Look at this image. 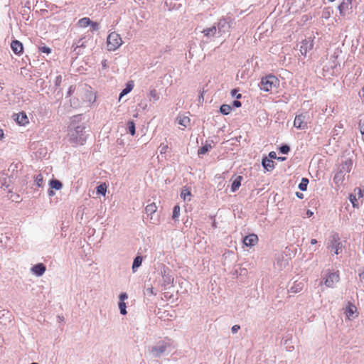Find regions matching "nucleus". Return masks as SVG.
I'll return each instance as SVG.
<instances>
[{
	"label": "nucleus",
	"instance_id": "nucleus-1",
	"mask_svg": "<svg viewBox=\"0 0 364 364\" xmlns=\"http://www.w3.org/2000/svg\"><path fill=\"white\" fill-rule=\"evenodd\" d=\"M81 121V115L73 116L68 129L69 141L75 145H82L87 139L85 132V127Z\"/></svg>",
	"mask_w": 364,
	"mask_h": 364
},
{
	"label": "nucleus",
	"instance_id": "nucleus-2",
	"mask_svg": "<svg viewBox=\"0 0 364 364\" xmlns=\"http://www.w3.org/2000/svg\"><path fill=\"white\" fill-rule=\"evenodd\" d=\"M279 84L278 79L274 75H268L262 78L259 88L264 92L271 91L273 88L276 87Z\"/></svg>",
	"mask_w": 364,
	"mask_h": 364
},
{
	"label": "nucleus",
	"instance_id": "nucleus-3",
	"mask_svg": "<svg viewBox=\"0 0 364 364\" xmlns=\"http://www.w3.org/2000/svg\"><path fill=\"white\" fill-rule=\"evenodd\" d=\"M196 33H200L203 34V37L205 38V40L202 39L203 42H208L210 41L213 38L218 36V33L217 31L216 25L214 24L210 27L202 28L201 27H197L196 28Z\"/></svg>",
	"mask_w": 364,
	"mask_h": 364
},
{
	"label": "nucleus",
	"instance_id": "nucleus-4",
	"mask_svg": "<svg viewBox=\"0 0 364 364\" xmlns=\"http://www.w3.org/2000/svg\"><path fill=\"white\" fill-rule=\"evenodd\" d=\"M122 43L120 36L116 32H112L109 34L107 39V46L108 50H116Z\"/></svg>",
	"mask_w": 364,
	"mask_h": 364
},
{
	"label": "nucleus",
	"instance_id": "nucleus-5",
	"mask_svg": "<svg viewBox=\"0 0 364 364\" xmlns=\"http://www.w3.org/2000/svg\"><path fill=\"white\" fill-rule=\"evenodd\" d=\"M340 237L338 234H333L328 243L327 248L333 251L336 255L342 252V244L340 241Z\"/></svg>",
	"mask_w": 364,
	"mask_h": 364
},
{
	"label": "nucleus",
	"instance_id": "nucleus-6",
	"mask_svg": "<svg viewBox=\"0 0 364 364\" xmlns=\"http://www.w3.org/2000/svg\"><path fill=\"white\" fill-rule=\"evenodd\" d=\"M169 345L164 341H160L156 345L151 347L150 353L154 358H160L167 350Z\"/></svg>",
	"mask_w": 364,
	"mask_h": 364
},
{
	"label": "nucleus",
	"instance_id": "nucleus-7",
	"mask_svg": "<svg viewBox=\"0 0 364 364\" xmlns=\"http://www.w3.org/2000/svg\"><path fill=\"white\" fill-rule=\"evenodd\" d=\"M339 280L340 277L338 272H329L326 277H323V281L321 282V284L323 283L328 288H334Z\"/></svg>",
	"mask_w": 364,
	"mask_h": 364
},
{
	"label": "nucleus",
	"instance_id": "nucleus-8",
	"mask_svg": "<svg viewBox=\"0 0 364 364\" xmlns=\"http://www.w3.org/2000/svg\"><path fill=\"white\" fill-rule=\"evenodd\" d=\"M232 26L231 21L228 18H222L219 20L216 25L218 36H221L224 33L229 32Z\"/></svg>",
	"mask_w": 364,
	"mask_h": 364
},
{
	"label": "nucleus",
	"instance_id": "nucleus-9",
	"mask_svg": "<svg viewBox=\"0 0 364 364\" xmlns=\"http://www.w3.org/2000/svg\"><path fill=\"white\" fill-rule=\"evenodd\" d=\"M309 114L308 113H302L296 116L294 122V126L297 129H305L307 128L308 120H309Z\"/></svg>",
	"mask_w": 364,
	"mask_h": 364
},
{
	"label": "nucleus",
	"instance_id": "nucleus-10",
	"mask_svg": "<svg viewBox=\"0 0 364 364\" xmlns=\"http://www.w3.org/2000/svg\"><path fill=\"white\" fill-rule=\"evenodd\" d=\"M161 274L163 279V285L165 288L171 286L173 282V277L169 274L168 269L165 266L162 267Z\"/></svg>",
	"mask_w": 364,
	"mask_h": 364
},
{
	"label": "nucleus",
	"instance_id": "nucleus-11",
	"mask_svg": "<svg viewBox=\"0 0 364 364\" xmlns=\"http://www.w3.org/2000/svg\"><path fill=\"white\" fill-rule=\"evenodd\" d=\"M314 46L313 41L311 39H305L301 42L300 53L304 57L306 56L307 53L310 51Z\"/></svg>",
	"mask_w": 364,
	"mask_h": 364
},
{
	"label": "nucleus",
	"instance_id": "nucleus-12",
	"mask_svg": "<svg viewBox=\"0 0 364 364\" xmlns=\"http://www.w3.org/2000/svg\"><path fill=\"white\" fill-rule=\"evenodd\" d=\"M46 270V267L43 263H38L31 268V272L37 277L42 276Z\"/></svg>",
	"mask_w": 364,
	"mask_h": 364
},
{
	"label": "nucleus",
	"instance_id": "nucleus-13",
	"mask_svg": "<svg viewBox=\"0 0 364 364\" xmlns=\"http://www.w3.org/2000/svg\"><path fill=\"white\" fill-rule=\"evenodd\" d=\"M345 314L346 317L350 320L358 316L356 306L354 304L349 303L348 306L346 308Z\"/></svg>",
	"mask_w": 364,
	"mask_h": 364
},
{
	"label": "nucleus",
	"instance_id": "nucleus-14",
	"mask_svg": "<svg viewBox=\"0 0 364 364\" xmlns=\"http://www.w3.org/2000/svg\"><path fill=\"white\" fill-rule=\"evenodd\" d=\"M258 241L257 235L255 234H250L245 237L243 242L247 247H252L256 245Z\"/></svg>",
	"mask_w": 364,
	"mask_h": 364
},
{
	"label": "nucleus",
	"instance_id": "nucleus-15",
	"mask_svg": "<svg viewBox=\"0 0 364 364\" xmlns=\"http://www.w3.org/2000/svg\"><path fill=\"white\" fill-rule=\"evenodd\" d=\"M353 162L350 159L346 160L344 162L340 164L338 171L346 174L351 170Z\"/></svg>",
	"mask_w": 364,
	"mask_h": 364
},
{
	"label": "nucleus",
	"instance_id": "nucleus-16",
	"mask_svg": "<svg viewBox=\"0 0 364 364\" xmlns=\"http://www.w3.org/2000/svg\"><path fill=\"white\" fill-rule=\"evenodd\" d=\"M14 119L20 125H25L28 123L27 115L24 112H20L14 115Z\"/></svg>",
	"mask_w": 364,
	"mask_h": 364
},
{
	"label": "nucleus",
	"instance_id": "nucleus-17",
	"mask_svg": "<svg viewBox=\"0 0 364 364\" xmlns=\"http://www.w3.org/2000/svg\"><path fill=\"white\" fill-rule=\"evenodd\" d=\"M11 48L14 53L20 54L23 52V45L22 43L17 41H13L11 43Z\"/></svg>",
	"mask_w": 364,
	"mask_h": 364
},
{
	"label": "nucleus",
	"instance_id": "nucleus-18",
	"mask_svg": "<svg viewBox=\"0 0 364 364\" xmlns=\"http://www.w3.org/2000/svg\"><path fill=\"white\" fill-rule=\"evenodd\" d=\"M95 100L96 97L94 92L91 90H86L84 93L83 100L88 102L89 104H92L95 102Z\"/></svg>",
	"mask_w": 364,
	"mask_h": 364
},
{
	"label": "nucleus",
	"instance_id": "nucleus-19",
	"mask_svg": "<svg viewBox=\"0 0 364 364\" xmlns=\"http://www.w3.org/2000/svg\"><path fill=\"white\" fill-rule=\"evenodd\" d=\"M351 0H343V2L338 6L340 14L344 16L346 10L350 8Z\"/></svg>",
	"mask_w": 364,
	"mask_h": 364
},
{
	"label": "nucleus",
	"instance_id": "nucleus-20",
	"mask_svg": "<svg viewBox=\"0 0 364 364\" xmlns=\"http://www.w3.org/2000/svg\"><path fill=\"white\" fill-rule=\"evenodd\" d=\"M262 164L264 168L267 171H271L274 168V161L266 157L262 159Z\"/></svg>",
	"mask_w": 364,
	"mask_h": 364
},
{
	"label": "nucleus",
	"instance_id": "nucleus-21",
	"mask_svg": "<svg viewBox=\"0 0 364 364\" xmlns=\"http://www.w3.org/2000/svg\"><path fill=\"white\" fill-rule=\"evenodd\" d=\"M346 174L337 171V172L335 173V176L333 177V182L337 186H339L342 184V183L344 181Z\"/></svg>",
	"mask_w": 364,
	"mask_h": 364
},
{
	"label": "nucleus",
	"instance_id": "nucleus-22",
	"mask_svg": "<svg viewBox=\"0 0 364 364\" xmlns=\"http://www.w3.org/2000/svg\"><path fill=\"white\" fill-rule=\"evenodd\" d=\"M11 180L4 173H1L0 176V185L1 188H9L10 186Z\"/></svg>",
	"mask_w": 364,
	"mask_h": 364
},
{
	"label": "nucleus",
	"instance_id": "nucleus-23",
	"mask_svg": "<svg viewBox=\"0 0 364 364\" xmlns=\"http://www.w3.org/2000/svg\"><path fill=\"white\" fill-rule=\"evenodd\" d=\"M143 261V258L141 256L138 255L136 256L133 262L132 269V272L134 273L137 271L138 268L141 265Z\"/></svg>",
	"mask_w": 364,
	"mask_h": 364
},
{
	"label": "nucleus",
	"instance_id": "nucleus-24",
	"mask_svg": "<svg viewBox=\"0 0 364 364\" xmlns=\"http://www.w3.org/2000/svg\"><path fill=\"white\" fill-rule=\"evenodd\" d=\"M134 87V85L132 82H129L127 83L126 87L122 90V91L119 94V100L122 99L124 95H127L129 92H130Z\"/></svg>",
	"mask_w": 364,
	"mask_h": 364
},
{
	"label": "nucleus",
	"instance_id": "nucleus-25",
	"mask_svg": "<svg viewBox=\"0 0 364 364\" xmlns=\"http://www.w3.org/2000/svg\"><path fill=\"white\" fill-rule=\"evenodd\" d=\"M49 186H50V188H51V189L56 190V191L60 190L63 188L62 183L57 179L50 180L49 181Z\"/></svg>",
	"mask_w": 364,
	"mask_h": 364
},
{
	"label": "nucleus",
	"instance_id": "nucleus-26",
	"mask_svg": "<svg viewBox=\"0 0 364 364\" xmlns=\"http://www.w3.org/2000/svg\"><path fill=\"white\" fill-rule=\"evenodd\" d=\"M242 180V177L239 176L233 181L231 185V191L232 193L235 192L240 188Z\"/></svg>",
	"mask_w": 364,
	"mask_h": 364
},
{
	"label": "nucleus",
	"instance_id": "nucleus-27",
	"mask_svg": "<svg viewBox=\"0 0 364 364\" xmlns=\"http://www.w3.org/2000/svg\"><path fill=\"white\" fill-rule=\"evenodd\" d=\"M177 120L178 124L183 127H187L190 124V119L187 116H178Z\"/></svg>",
	"mask_w": 364,
	"mask_h": 364
},
{
	"label": "nucleus",
	"instance_id": "nucleus-28",
	"mask_svg": "<svg viewBox=\"0 0 364 364\" xmlns=\"http://www.w3.org/2000/svg\"><path fill=\"white\" fill-rule=\"evenodd\" d=\"M191 197V191L188 188H183L181 192V198H183L184 201H190Z\"/></svg>",
	"mask_w": 364,
	"mask_h": 364
},
{
	"label": "nucleus",
	"instance_id": "nucleus-29",
	"mask_svg": "<svg viewBox=\"0 0 364 364\" xmlns=\"http://www.w3.org/2000/svg\"><path fill=\"white\" fill-rule=\"evenodd\" d=\"M77 23L80 27L86 28L92 23V21L87 17H84L80 18Z\"/></svg>",
	"mask_w": 364,
	"mask_h": 364
},
{
	"label": "nucleus",
	"instance_id": "nucleus-30",
	"mask_svg": "<svg viewBox=\"0 0 364 364\" xmlns=\"http://www.w3.org/2000/svg\"><path fill=\"white\" fill-rule=\"evenodd\" d=\"M145 210H146V213L148 215H151L156 211L157 207L155 203H151V204L147 205Z\"/></svg>",
	"mask_w": 364,
	"mask_h": 364
},
{
	"label": "nucleus",
	"instance_id": "nucleus-31",
	"mask_svg": "<svg viewBox=\"0 0 364 364\" xmlns=\"http://www.w3.org/2000/svg\"><path fill=\"white\" fill-rule=\"evenodd\" d=\"M303 284L301 282L298 284H294L290 289V292L292 293H297L302 290L303 289Z\"/></svg>",
	"mask_w": 364,
	"mask_h": 364
},
{
	"label": "nucleus",
	"instance_id": "nucleus-32",
	"mask_svg": "<svg viewBox=\"0 0 364 364\" xmlns=\"http://www.w3.org/2000/svg\"><path fill=\"white\" fill-rule=\"evenodd\" d=\"M231 110L232 107H230V105L225 104L221 105L220 108V112L224 115L228 114Z\"/></svg>",
	"mask_w": 364,
	"mask_h": 364
},
{
	"label": "nucleus",
	"instance_id": "nucleus-33",
	"mask_svg": "<svg viewBox=\"0 0 364 364\" xmlns=\"http://www.w3.org/2000/svg\"><path fill=\"white\" fill-rule=\"evenodd\" d=\"M308 183H309V180L306 178H302L300 183L299 184V188L301 191H306Z\"/></svg>",
	"mask_w": 364,
	"mask_h": 364
},
{
	"label": "nucleus",
	"instance_id": "nucleus-34",
	"mask_svg": "<svg viewBox=\"0 0 364 364\" xmlns=\"http://www.w3.org/2000/svg\"><path fill=\"white\" fill-rule=\"evenodd\" d=\"M212 148L210 144H205L200 147L198 151V155H203L206 154Z\"/></svg>",
	"mask_w": 364,
	"mask_h": 364
},
{
	"label": "nucleus",
	"instance_id": "nucleus-35",
	"mask_svg": "<svg viewBox=\"0 0 364 364\" xmlns=\"http://www.w3.org/2000/svg\"><path fill=\"white\" fill-rule=\"evenodd\" d=\"M149 97L150 100H153L154 101H157L159 100V95L155 89H152L149 91Z\"/></svg>",
	"mask_w": 364,
	"mask_h": 364
},
{
	"label": "nucleus",
	"instance_id": "nucleus-36",
	"mask_svg": "<svg viewBox=\"0 0 364 364\" xmlns=\"http://www.w3.org/2000/svg\"><path fill=\"white\" fill-rule=\"evenodd\" d=\"M127 129L129 134L132 136L135 134V124L133 121H129L127 124Z\"/></svg>",
	"mask_w": 364,
	"mask_h": 364
},
{
	"label": "nucleus",
	"instance_id": "nucleus-37",
	"mask_svg": "<svg viewBox=\"0 0 364 364\" xmlns=\"http://www.w3.org/2000/svg\"><path fill=\"white\" fill-rule=\"evenodd\" d=\"M180 207L179 205H175L174 208H173V215H172V218L174 220H177L179 215H180Z\"/></svg>",
	"mask_w": 364,
	"mask_h": 364
},
{
	"label": "nucleus",
	"instance_id": "nucleus-38",
	"mask_svg": "<svg viewBox=\"0 0 364 364\" xmlns=\"http://www.w3.org/2000/svg\"><path fill=\"white\" fill-rule=\"evenodd\" d=\"M35 183L37 186L42 187L43 184V178L42 174L39 173L35 177Z\"/></svg>",
	"mask_w": 364,
	"mask_h": 364
},
{
	"label": "nucleus",
	"instance_id": "nucleus-39",
	"mask_svg": "<svg viewBox=\"0 0 364 364\" xmlns=\"http://www.w3.org/2000/svg\"><path fill=\"white\" fill-rule=\"evenodd\" d=\"M358 127H359L360 134L364 137V114L360 117V119L359 123H358Z\"/></svg>",
	"mask_w": 364,
	"mask_h": 364
},
{
	"label": "nucleus",
	"instance_id": "nucleus-40",
	"mask_svg": "<svg viewBox=\"0 0 364 364\" xmlns=\"http://www.w3.org/2000/svg\"><path fill=\"white\" fill-rule=\"evenodd\" d=\"M118 306H119V311H120V314L122 315H126L127 314V310H126V304L124 303V301H119V304H118Z\"/></svg>",
	"mask_w": 364,
	"mask_h": 364
},
{
	"label": "nucleus",
	"instance_id": "nucleus-41",
	"mask_svg": "<svg viewBox=\"0 0 364 364\" xmlns=\"http://www.w3.org/2000/svg\"><path fill=\"white\" fill-rule=\"evenodd\" d=\"M107 191V187L105 184H101L97 187V192L99 194H102L103 196L105 195Z\"/></svg>",
	"mask_w": 364,
	"mask_h": 364
},
{
	"label": "nucleus",
	"instance_id": "nucleus-42",
	"mask_svg": "<svg viewBox=\"0 0 364 364\" xmlns=\"http://www.w3.org/2000/svg\"><path fill=\"white\" fill-rule=\"evenodd\" d=\"M289 151L290 147L287 144L282 145L279 148V151L283 154H287L289 152Z\"/></svg>",
	"mask_w": 364,
	"mask_h": 364
},
{
	"label": "nucleus",
	"instance_id": "nucleus-43",
	"mask_svg": "<svg viewBox=\"0 0 364 364\" xmlns=\"http://www.w3.org/2000/svg\"><path fill=\"white\" fill-rule=\"evenodd\" d=\"M330 16H331V11H330L329 9H323V11L322 12V18L327 19Z\"/></svg>",
	"mask_w": 364,
	"mask_h": 364
},
{
	"label": "nucleus",
	"instance_id": "nucleus-44",
	"mask_svg": "<svg viewBox=\"0 0 364 364\" xmlns=\"http://www.w3.org/2000/svg\"><path fill=\"white\" fill-rule=\"evenodd\" d=\"M90 27H91V31H98L99 28H100V24L97 23V22H93L92 21V23L90 24Z\"/></svg>",
	"mask_w": 364,
	"mask_h": 364
},
{
	"label": "nucleus",
	"instance_id": "nucleus-45",
	"mask_svg": "<svg viewBox=\"0 0 364 364\" xmlns=\"http://www.w3.org/2000/svg\"><path fill=\"white\" fill-rule=\"evenodd\" d=\"M39 50L41 53L49 54L51 52V49L49 47L47 46H42L39 48Z\"/></svg>",
	"mask_w": 364,
	"mask_h": 364
},
{
	"label": "nucleus",
	"instance_id": "nucleus-46",
	"mask_svg": "<svg viewBox=\"0 0 364 364\" xmlns=\"http://www.w3.org/2000/svg\"><path fill=\"white\" fill-rule=\"evenodd\" d=\"M349 200L351 202L352 205L353 207H356L358 205L356 204V202H357V199H356V197L355 196L353 195V194H350L349 196Z\"/></svg>",
	"mask_w": 364,
	"mask_h": 364
},
{
	"label": "nucleus",
	"instance_id": "nucleus-47",
	"mask_svg": "<svg viewBox=\"0 0 364 364\" xmlns=\"http://www.w3.org/2000/svg\"><path fill=\"white\" fill-rule=\"evenodd\" d=\"M61 82H62V76L61 75L56 76V77L55 79V85L59 86L60 85Z\"/></svg>",
	"mask_w": 364,
	"mask_h": 364
},
{
	"label": "nucleus",
	"instance_id": "nucleus-48",
	"mask_svg": "<svg viewBox=\"0 0 364 364\" xmlns=\"http://www.w3.org/2000/svg\"><path fill=\"white\" fill-rule=\"evenodd\" d=\"M231 95L235 97L237 99L241 98V95L237 93V90L234 89L231 91Z\"/></svg>",
	"mask_w": 364,
	"mask_h": 364
},
{
	"label": "nucleus",
	"instance_id": "nucleus-49",
	"mask_svg": "<svg viewBox=\"0 0 364 364\" xmlns=\"http://www.w3.org/2000/svg\"><path fill=\"white\" fill-rule=\"evenodd\" d=\"M160 152L161 154H164L166 153L167 149H168V145H165V144H161L160 146Z\"/></svg>",
	"mask_w": 364,
	"mask_h": 364
},
{
	"label": "nucleus",
	"instance_id": "nucleus-50",
	"mask_svg": "<svg viewBox=\"0 0 364 364\" xmlns=\"http://www.w3.org/2000/svg\"><path fill=\"white\" fill-rule=\"evenodd\" d=\"M75 87L73 85L70 86L68 91L67 92V97L70 96L75 91Z\"/></svg>",
	"mask_w": 364,
	"mask_h": 364
},
{
	"label": "nucleus",
	"instance_id": "nucleus-51",
	"mask_svg": "<svg viewBox=\"0 0 364 364\" xmlns=\"http://www.w3.org/2000/svg\"><path fill=\"white\" fill-rule=\"evenodd\" d=\"M358 274H359L360 282H364V268L359 270Z\"/></svg>",
	"mask_w": 364,
	"mask_h": 364
},
{
	"label": "nucleus",
	"instance_id": "nucleus-52",
	"mask_svg": "<svg viewBox=\"0 0 364 364\" xmlns=\"http://www.w3.org/2000/svg\"><path fill=\"white\" fill-rule=\"evenodd\" d=\"M240 328V326L239 325H234L231 328L232 333H237Z\"/></svg>",
	"mask_w": 364,
	"mask_h": 364
},
{
	"label": "nucleus",
	"instance_id": "nucleus-53",
	"mask_svg": "<svg viewBox=\"0 0 364 364\" xmlns=\"http://www.w3.org/2000/svg\"><path fill=\"white\" fill-rule=\"evenodd\" d=\"M128 298V296L126 293H122L120 295H119V301H124L125 299H127Z\"/></svg>",
	"mask_w": 364,
	"mask_h": 364
},
{
	"label": "nucleus",
	"instance_id": "nucleus-54",
	"mask_svg": "<svg viewBox=\"0 0 364 364\" xmlns=\"http://www.w3.org/2000/svg\"><path fill=\"white\" fill-rule=\"evenodd\" d=\"M55 194V191H53V189H51V188H50L48 191V195L49 197H53L54 196Z\"/></svg>",
	"mask_w": 364,
	"mask_h": 364
},
{
	"label": "nucleus",
	"instance_id": "nucleus-55",
	"mask_svg": "<svg viewBox=\"0 0 364 364\" xmlns=\"http://www.w3.org/2000/svg\"><path fill=\"white\" fill-rule=\"evenodd\" d=\"M232 105L235 107H241V102L238 100H235L232 102Z\"/></svg>",
	"mask_w": 364,
	"mask_h": 364
},
{
	"label": "nucleus",
	"instance_id": "nucleus-56",
	"mask_svg": "<svg viewBox=\"0 0 364 364\" xmlns=\"http://www.w3.org/2000/svg\"><path fill=\"white\" fill-rule=\"evenodd\" d=\"M269 156L270 159H276L277 158V154L274 151H271L269 154Z\"/></svg>",
	"mask_w": 364,
	"mask_h": 364
},
{
	"label": "nucleus",
	"instance_id": "nucleus-57",
	"mask_svg": "<svg viewBox=\"0 0 364 364\" xmlns=\"http://www.w3.org/2000/svg\"><path fill=\"white\" fill-rule=\"evenodd\" d=\"M146 291H147L148 294H155V293L154 292V288L153 287L147 288L146 289Z\"/></svg>",
	"mask_w": 364,
	"mask_h": 364
},
{
	"label": "nucleus",
	"instance_id": "nucleus-58",
	"mask_svg": "<svg viewBox=\"0 0 364 364\" xmlns=\"http://www.w3.org/2000/svg\"><path fill=\"white\" fill-rule=\"evenodd\" d=\"M314 215V212L310 210H308L306 211V215L307 217H311L312 215Z\"/></svg>",
	"mask_w": 364,
	"mask_h": 364
},
{
	"label": "nucleus",
	"instance_id": "nucleus-59",
	"mask_svg": "<svg viewBox=\"0 0 364 364\" xmlns=\"http://www.w3.org/2000/svg\"><path fill=\"white\" fill-rule=\"evenodd\" d=\"M4 132L1 129H0V139L4 138Z\"/></svg>",
	"mask_w": 364,
	"mask_h": 364
},
{
	"label": "nucleus",
	"instance_id": "nucleus-60",
	"mask_svg": "<svg viewBox=\"0 0 364 364\" xmlns=\"http://www.w3.org/2000/svg\"><path fill=\"white\" fill-rule=\"evenodd\" d=\"M317 243V240L316 239H311V245H315Z\"/></svg>",
	"mask_w": 364,
	"mask_h": 364
},
{
	"label": "nucleus",
	"instance_id": "nucleus-61",
	"mask_svg": "<svg viewBox=\"0 0 364 364\" xmlns=\"http://www.w3.org/2000/svg\"><path fill=\"white\" fill-rule=\"evenodd\" d=\"M102 64L103 68H106V67H107V60H104L102 62Z\"/></svg>",
	"mask_w": 364,
	"mask_h": 364
},
{
	"label": "nucleus",
	"instance_id": "nucleus-62",
	"mask_svg": "<svg viewBox=\"0 0 364 364\" xmlns=\"http://www.w3.org/2000/svg\"><path fill=\"white\" fill-rule=\"evenodd\" d=\"M296 196L299 198H303V194L300 193H296Z\"/></svg>",
	"mask_w": 364,
	"mask_h": 364
},
{
	"label": "nucleus",
	"instance_id": "nucleus-63",
	"mask_svg": "<svg viewBox=\"0 0 364 364\" xmlns=\"http://www.w3.org/2000/svg\"><path fill=\"white\" fill-rule=\"evenodd\" d=\"M304 0H295V4L303 2Z\"/></svg>",
	"mask_w": 364,
	"mask_h": 364
},
{
	"label": "nucleus",
	"instance_id": "nucleus-64",
	"mask_svg": "<svg viewBox=\"0 0 364 364\" xmlns=\"http://www.w3.org/2000/svg\"><path fill=\"white\" fill-rule=\"evenodd\" d=\"M278 159L280 161H284V160H285V158L284 157H279Z\"/></svg>",
	"mask_w": 364,
	"mask_h": 364
}]
</instances>
